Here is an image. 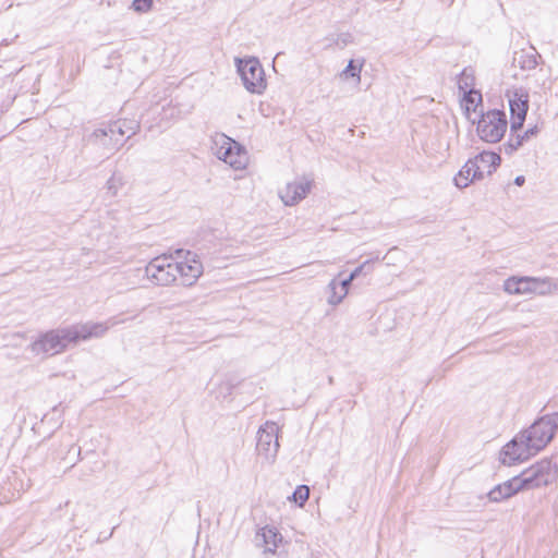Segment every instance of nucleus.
<instances>
[{"mask_svg":"<svg viewBox=\"0 0 558 558\" xmlns=\"http://www.w3.org/2000/svg\"><path fill=\"white\" fill-rule=\"evenodd\" d=\"M117 324V320L110 318L101 323L86 322L64 328L52 329L41 333L29 345V350L35 355L52 356L60 354L70 345H76L80 341L104 337L107 331Z\"/></svg>","mask_w":558,"mask_h":558,"instance_id":"obj_1","label":"nucleus"},{"mask_svg":"<svg viewBox=\"0 0 558 558\" xmlns=\"http://www.w3.org/2000/svg\"><path fill=\"white\" fill-rule=\"evenodd\" d=\"M558 474V466L551 458H545L524 470L514 480L520 490H532L551 484Z\"/></svg>","mask_w":558,"mask_h":558,"instance_id":"obj_2","label":"nucleus"},{"mask_svg":"<svg viewBox=\"0 0 558 558\" xmlns=\"http://www.w3.org/2000/svg\"><path fill=\"white\" fill-rule=\"evenodd\" d=\"M558 428V412L546 414L522 430V438L530 442V448L538 453L554 438Z\"/></svg>","mask_w":558,"mask_h":558,"instance_id":"obj_3","label":"nucleus"},{"mask_svg":"<svg viewBox=\"0 0 558 558\" xmlns=\"http://www.w3.org/2000/svg\"><path fill=\"white\" fill-rule=\"evenodd\" d=\"M235 65L245 89L260 95L267 87L264 69L257 58L235 59Z\"/></svg>","mask_w":558,"mask_h":558,"instance_id":"obj_4","label":"nucleus"},{"mask_svg":"<svg viewBox=\"0 0 558 558\" xmlns=\"http://www.w3.org/2000/svg\"><path fill=\"white\" fill-rule=\"evenodd\" d=\"M147 279L155 286L168 287L178 280L175 260L170 256H158L145 267Z\"/></svg>","mask_w":558,"mask_h":558,"instance_id":"obj_5","label":"nucleus"},{"mask_svg":"<svg viewBox=\"0 0 558 558\" xmlns=\"http://www.w3.org/2000/svg\"><path fill=\"white\" fill-rule=\"evenodd\" d=\"M279 426L271 421H267L257 432L256 450L263 462L272 464L276 460L279 441Z\"/></svg>","mask_w":558,"mask_h":558,"instance_id":"obj_6","label":"nucleus"},{"mask_svg":"<svg viewBox=\"0 0 558 558\" xmlns=\"http://www.w3.org/2000/svg\"><path fill=\"white\" fill-rule=\"evenodd\" d=\"M507 130V120L505 112L500 110H490L477 122V134L481 140L487 143L499 142Z\"/></svg>","mask_w":558,"mask_h":558,"instance_id":"obj_7","label":"nucleus"},{"mask_svg":"<svg viewBox=\"0 0 558 558\" xmlns=\"http://www.w3.org/2000/svg\"><path fill=\"white\" fill-rule=\"evenodd\" d=\"M535 454H537L536 450L530 448V442L525 441L522 434L519 433L502 448L500 460L505 465H513L526 461Z\"/></svg>","mask_w":558,"mask_h":558,"instance_id":"obj_8","label":"nucleus"},{"mask_svg":"<svg viewBox=\"0 0 558 558\" xmlns=\"http://www.w3.org/2000/svg\"><path fill=\"white\" fill-rule=\"evenodd\" d=\"M313 187V179L303 175L291 182L278 192L279 198L286 206H295L303 201Z\"/></svg>","mask_w":558,"mask_h":558,"instance_id":"obj_9","label":"nucleus"},{"mask_svg":"<svg viewBox=\"0 0 558 558\" xmlns=\"http://www.w3.org/2000/svg\"><path fill=\"white\" fill-rule=\"evenodd\" d=\"M177 277L180 279L181 284L190 287L196 282V280L203 274V265L196 255L187 252L186 257L182 262L175 260Z\"/></svg>","mask_w":558,"mask_h":558,"instance_id":"obj_10","label":"nucleus"},{"mask_svg":"<svg viewBox=\"0 0 558 558\" xmlns=\"http://www.w3.org/2000/svg\"><path fill=\"white\" fill-rule=\"evenodd\" d=\"M511 113V132L522 128L529 109V96L523 92H514L509 98Z\"/></svg>","mask_w":558,"mask_h":558,"instance_id":"obj_11","label":"nucleus"},{"mask_svg":"<svg viewBox=\"0 0 558 558\" xmlns=\"http://www.w3.org/2000/svg\"><path fill=\"white\" fill-rule=\"evenodd\" d=\"M525 284L523 294H536L539 296H547L558 290L557 282L549 277H529L525 276Z\"/></svg>","mask_w":558,"mask_h":558,"instance_id":"obj_12","label":"nucleus"},{"mask_svg":"<svg viewBox=\"0 0 558 558\" xmlns=\"http://www.w3.org/2000/svg\"><path fill=\"white\" fill-rule=\"evenodd\" d=\"M256 537L262 539L264 551L272 555L276 554L278 547L283 542L281 533L275 526L269 525L262 527L257 532Z\"/></svg>","mask_w":558,"mask_h":558,"instance_id":"obj_13","label":"nucleus"},{"mask_svg":"<svg viewBox=\"0 0 558 558\" xmlns=\"http://www.w3.org/2000/svg\"><path fill=\"white\" fill-rule=\"evenodd\" d=\"M472 161L475 166H478L480 178L483 179L485 174H492L499 167L501 158L496 153L483 151L475 156Z\"/></svg>","mask_w":558,"mask_h":558,"instance_id":"obj_14","label":"nucleus"},{"mask_svg":"<svg viewBox=\"0 0 558 558\" xmlns=\"http://www.w3.org/2000/svg\"><path fill=\"white\" fill-rule=\"evenodd\" d=\"M519 492H521L520 486H518L514 477H512L490 489L487 494V498L492 502H500L512 497Z\"/></svg>","mask_w":558,"mask_h":558,"instance_id":"obj_15","label":"nucleus"},{"mask_svg":"<svg viewBox=\"0 0 558 558\" xmlns=\"http://www.w3.org/2000/svg\"><path fill=\"white\" fill-rule=\"evenodd\" d=\"M475 180H482L478 166H475L472 159H469L454 177V184L459 189H464Z\"/></svg>","mask_w":558,"mask_h":558,"instance_id":"obj_16","label":"nucleus"},{"mask_svg":"<svg viewBox=\"0 0 558 558\" xmlns=\"http://www.w3.org/2000/svg\"><path fill=\"white\" fill-rule=\"evenodd\" d=\"M341 276L342 272H339L337 278H333L327 284V303L329 305L336 306L340 304L349 293L348 283L338 281V278H340Z\"/></svg>","mask_w":558,"mask_h":558,"instance_id":"obj_17","label":"nucleus"},{"mask_svg":"<svg viewBox=\"0 0 558 558\" xmlns=\"http://www.w3.org/2000/svg\"><path fill=\"white\" fill-rule=\"evenodd\" d=\"M213 150L215 156L225 161L228 155L236 148V142L225 134H217L213 140Z\"/></svg>","mask_w":558,"mask_h":558,"instance_id":"obj_18","label":"nucleus"},{"mask_svg":"<svg viewBox=\"0 0 558 558\" xmlns=\"http://www.w3.org/2000/svg\"><path fill=\"white\" fill-rule=\"evenodd\" d=\"M124 135L125 132L120 122L111 123L105 128L95 129L92 133V137H101L102 140H105V137H109L110 141L113 138H121L122 142Z\"/></svg>","mask_w":558,"mask_h":558,"instance_id":"obj_19","label":"nucleus"},{"mask_svg":"<svg viewBox=\"0 0 558 558\" xmlns=\"http://www.w3.org/2000/svg\"><path fill=\"white\" fill-rule=\"evenodd\" d=\"M223 162L235 170L244 169L247 165L246 150L239 143H236V148H234L233 151L228 155V158H226Z\"/></svg>","mask_w":558,"mask_h":558,"instance_id":"obj_20","label":"nucleus"},{"mask_svg":"<svg viewBox=\"0 0 558 558\" xmlns=\"http://www.w3.org/2000/svg\"><path fill=\"white\" fill-rule=\"evenodd\" d=\"M537 52L535 50L526 52L521 51L515 53L513 63L520 66L522 70H532L537 65Z\"/></svg>","mask_w":558,"mask_h":558,"instance_id":"obj_21","label":"nucleus"},{"mask_svg":"<svg viewBox=\"0 0 558 558\" xmlns=\"http://www.w3.org/2000/svg\"><path fill=\"white\" fill-rule=\"evenodd\" d=\"M524 277H510L504 282V290L508 294L521 295L523 294V288L525 284Z\"/></svg>","mask_w":558,"mask_h":558,"instance_id":"obj_22","label":"nucleus"},{"mask_svg":"<svg viewBox=\"0 0 558 558\" xmlns=\"http://www.w3.org/2000/svg\"><path fill=\"white\" fill-rule=\"evenodd\" d=\"M482 102V95L480 92L470 89L469 92H464L463 96V106L465 110L475 111L476 107Z\"/></svg>","mask_w":558,"mask_h":558,"instance_id":"obj_23","label":"nucleus"},{"mask_svg":"<svg viewBox=\"0 0 558 558\" xmlns=\"http://www.w3.org/2000/svg\"><path fill=\"white\" fill-rule=\"evenodd\" d=\"M123 184H124L123 175L119 172H113L112 175L106 182L107 192L111 196H116L118 194V192L120 191V189L123 186Z\"/></svg>","mask_w":558,"mask_h":558,"instance_id":"obj_24","label":"nucleus"},{"mask_svg":"<svg viewBox=\"0 0 558 558\" xmlns=\"http://www.w3.org/2000/svg\"><path fill=\"white\" fill-rule=\"evenodd\" d=\"M92 138L95 141L96 144H98L99 146H102L109 153H113L122 146L121 138H113L112 141H110L109 137H105V140H102L101 137H92Z\"/></svg>","mask_w":558,"mask_h":558,"instance_id":"obj_25","label":"nucleus"},{"mask_svg":"<svg viewBox=\"0 0 558 558\" xmlns=\"http://www.w3.org/2000/svg\"><path fill=\"white\" fill-rule=\"evenodd\" d=\"M310 497V488L306 485H300L294 490L292 498L295 502L299 504L300 507H302Z\"/></svg>","mask_w":558,"mask_h":558,"instance_id":"obj_26","label":"nucleus"},{"mask_svg":"<svg viewBox=\"0 0 558 558\" xmlns=\"http://www.w3.org/2000/svg\"><path fill=\"white\" fill-rule=\"evenodd\" d=\"M361 70H362V64H355V61L351 60L349 62L348 66L342 71L341 75L345 76V77H348V76L354 77V78H356L357 82H360Z\"/></svg>","mask_w":558,"mask_h":558,"instance_id":"obj_27","label":"nucleus"},{"mask_svg":"<svg viewBox=\"0 0 558 558\" xmlns=\"http://www.w3.org/2000/svg\"><path fill=\"white\" fill-rule=\"evenodd\" d=\"M154 7L153 0H133L132 9L138 13L149 12Z\"/></svg>","mask_w":558,"mask_h":558,"instance_id":"obj_28","label":"nucleus"},{"mask_svg":"<svg viewBox=\"0 0 558 558\" xmlns=\"http://www.w3.org/2000/svg\"><path fill=\"white\" fill-rule=\"evenodd\" d=\"M369 263V260L364 262L362 265L356 267L348 278L342 279L341 282L348 283V289H350V286L354 279H356L365 269L366 265Z\"/></svg>","mask_w":558,"mask_h":558,"instance_id":"obj_29","label":"nucleus"},{"mask_svg":"<svg viewBox=\"0 0 558 558\" xmlns=\"http://www.w3.org/2000/svg\"><path fill=\"white\" fill-rule=\"evenodd\" d=\"M526 140V137L523 135H520L518 134L517 136H512L510 140H509V143H508V147L511 149V150H517L520 146H522L523 144V141Z\"/></svg>","mask_w":558,"mask_h":558,"instance_id":"obj_30","label":"nucleus"},{"mask_svg":"<svg viewBox=\"0 0 558 558\" xmlns=\"http://www.w3.org/2000/svg\"><path fill=\"white\" fill-rule=\"evenodd\" d=\"M469 78V75L466 74V71H463L461 78L459 80V86L462 88V84L468 85L466 80Z\"/></svg>","mask_w":558,"mask_h":558,"instance_id":"obj_31","label":"nucleus"},{"mask_svg":"<svg viewBox=\"0 0 558 558\" xmlns=\"http://www.w3.org/2000/svg\"><path fill=\"white\" fill-rule=\"evenodd\" d=\"M525 182V178L523 175H518L515 179H514V183L519 186L523 185Z\"/></svg>","mask_w":558,"mask_h":558,"instance_id":"obj_32","label":"nucleus"},{"mask_svg":"<svg viewBox=\"0 0 558 558\" xmlns=\"http://www.w3.org/2000/svg\"><path fill=\"white\" fill-rule=\"evenodd\" d=\"M536 134V129L535 128H532V129H529L527 131L524 132V136L527 138L532 135H535Z\"/></svg>","mask_w":558,"mask_h":558,"instance_id":"obj_33","label":"nucleus"}]
</instances>
